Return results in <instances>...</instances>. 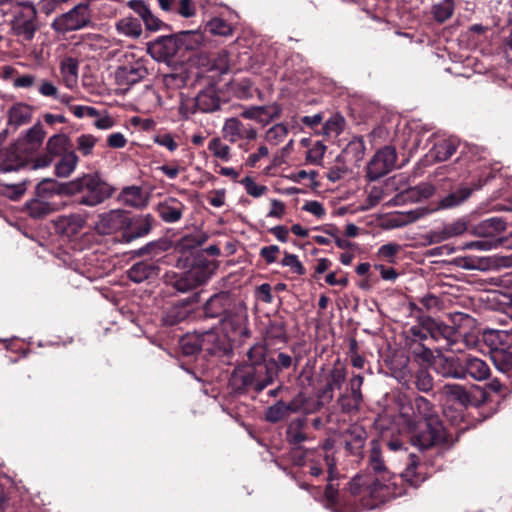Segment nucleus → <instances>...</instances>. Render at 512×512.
<instances>
[{
	"instance_id": "obj_43",
	"label": "nucleus",
	"mask_w": 512,
	"mask_h": 512,
	"mask_svg": "<svg viewBox=\"0 0 512 512\" xmlns=\"http://www.w3.org/2000/svg\"><path fill=\"white\" fill-rule=\"evenodd\" d=\"M455 10V0H442L431 7V14L438 23H444L449 20Z\"/></svg>"
},
{
	"instance_id": "obj_34",
	"label": "nucleus",
	"mask_w": 512,
	"mask_h": 512,
	"mask_svg": "<svg viewBox=\"0 0 512 512\" xmlns=\"http://www.w3.org/2000/svg\"><path fill=\"white\" fill-rule=\"evenodd\" d=\"M27 213L34 219H43L54 211L53 205L41 197H35L26 203Z\"/></svg>"
},
{
	"instance_id": "obj_21",
	"label": "nucleus",
	"mask_w": 512,
	"mask_h": 512,
	"mask_svg": "<svg viewBox=\"0 0 512 512\" xmlns=\"http://www.w3.org/2000/svg\"><path fill=\"white\" fill-rule=\"evenodd\" d=\"M197 302H199V294L194 293L188 298L174 304L163 316V323L167 326H174L186 320L191 313L189 306Z\"/></svg>"
},
{
	"instance_id": "obj_4",
	"label": "nucleus",
	"mask_w": 512,
	"mask_h": 512,
	"mask_svg": "<svg viewBox=\"0 0 512 512\" xmlns=\"http://www.w3.org/2000/svg\"><path fill=\"white\" fill-rule=\"evenodd\" d=\"M216 269L217 264L214 261L199 260L188 271L167 274L166 282L179 292H189L205 284Z\"/></svg>"
},
{
	"instance_id": "obj_2",
	"label": "nucleus",
	"mask_w": 512,
	"mask_h": 512,
	"mask_svg": "<svg viewBox=\"0 0 512 512\" xmlns=\"http://www.w3.org/2000/svg\"><path fill=\"white\" fill-rule=\"evenodd\" d=\"M68 187V196L75 197L77 204L87 207L103 203L114 193V188L97 174H83L69 181Z\"/></svg>"
},
{
	"instance_id": "obj_37",
	"label": "nucleus",
	"mask_w": 512,
	"mask_h": 512,
	"mask_svg": "<svg viewBox=\"0 0 512 512\" xmlns=\"http://www.w3.org/2000/svg\"><path fill=\"white\" fill-rule=\"evenodd\" d=\"M490 359L492 360L495 368L506 374L508 377L512 374V351L510 349L496 350L490 353Z\"/></svg>"
},
{
	"instance_id": "obj_50",
	"label": "nucleus",
	"mask_w": 512,
	"mask_h": 512,
	"mask_svg": "<svg viewBox=\"0 0 512 512\" xmlns=\"http://www.w3.org/2000/svg\"><path fill=\"white\" fill-rule=\"evenodd\" d=\"M347 370L346 367L337 360L329 374L327 375V380L330 385L334 386L337 390H340L346 381Z\"/></svg>"
},
{
	"instance_id": "obj_14",
	"label": "nucleus",
	"mask_w": 512,
	"mask_h": 512,
	"mask_svg": "<svg viewBox=\"0 0 512 512\" xmlns=\"http://www.w3.org/2000/svg\"><path fill=\"white\" fill-rule=\"evenodd\" d=\"M154 218L150 214L130 217L127 214V223L121 238L123 242L130 243L137 238L147 235L153 226Z\"/></svg>"
},
{
	"instance_id": "obj_9",
	"label": "nucleus",
	"mask_w": 512,
	"mask_h": 512,
	"mask_svg": "<svg viewBox=\"0 0 512 512\" xmlns=\"http://www.w3.org/2000/svg\"><path fill=\"white\" fill-rule=\"evenodd\" d=\"M397 160V153L394 147L385 146L378 150L370 159L367 165V178L370 181H377L390 173Z\"/></svg>"
},
{
	"instance_id": "obj_48",
	"label": "nucleus",
	"mask_w": 512,
	"mask_h": 512,
	"mask_svg": "<svg viewBox=\"0 0 512 512\" xmlns=\"http://www.w3.org/2000/svg\"><path fill=\"white\" fill-rule=\"evenodd\" d=\"M205 30L215 36L228 37L234 32L233 27L222 18L214 17L205 25Z\"/></svg>"
},
{
	"instance_id": "obj_38",
	"label": "nucleus",
	"mask_w": 512,
	"mask_h": 512,
	"mask_svg": "<svg viewBox=\"0 0 512 512\" xmlns=\"http://www.w3.org/2000/svg\"><path fill=\"white\" fill-rule=\"evenodd\" d=\"M225 330L231 329L234 333L239 335H248V330L245 326V317L234 312V306L229 310V313L220 322Z\"/></svg>"
},
{
	"instance_id": "obj_30",
	"label": "nucleus",
	"mask_w": 512,
	"mask_h": 512,
	"mask_svg": "<svg viewBox=\"0 0 512 512\" xmlns=\"http://www.w3.org/2000/svg\"><path fill=\"white\" fill-rule=\"evenodd\" d=\"M84 224L85 218L76 213L60 216L56 222L57 229L68 237L79 233V231L84 227Z\"/></svg>"
},
{
	"instance_id": "obj_33",
	"label": "nucleus",
	"mask_w": 512,
	"mask_h": 512,
	"mask_svg": "<svg viewBox=\"0 0 512 512\" xmlns=\"http://www.w3.org/2000/svg\"><path fill=\"white\" fill-rule=\"evenodd\" d=\"M158 268L148 262H137L128 270V278L134 283H142L157 275Z\"/></svg>"
},
{
	"instance_id": "obj_1",
	"label": "nucleus",
	"mask_w": 512,
	"mask_h": 512,
	"mask_svg": "<svg viewBox=\"0 0 512 512\" xmlns=\"http://www.w3.org/2000/svg\"><path fill=\"white\" fill-rule=\"evenodd\" d=\"M276 378V372L268 366H252L239 364L229 378V388L235 396H243L250 393L259 394Z\"/></svg>"
},
{
	"instance_id": "obj_7",
	"label": "nucleus",
	"mask_w": 512,
	"mask_h": 512,
	"mask_svg": "<svg viewBox=\"0 0 512 512\" xmlns=\"http://www.w3.org/2000/svg\"><path fill=\"white\" fill-rule=\"evenodd\" d=\"M37 11L30 1H21V7L11 20V30L23 41H31L38 30Z\"/></svg>"
},
{
	"instance_id": "obj_13",
	"label": "nucleus",
	"mask_w": 512,
	"mask_h": 512,
	"mask_svg": "<svg viewBox=\"0 0 512 512\" xmlns=\"http://www.w3.org/2000/svg\"><path fill=\"white\" fill-rule=\"evenodd\" d=\"M127 223V213L123 210H111L99 215L95 230L100 235H112L117 232L124 233Z\"/></svg>"
},
{
	"instance_id": "obj_35",
	"label": "nucleus",
	"mask_w": 512,
	"mask_h": 512,
	"mask_svg": "<svg viewBox=\"0 0 512 512\" xmlns=\"http://www.w3.org/2000/svg\"><path fill=\"white\" fill-rule=\"evenodd\" d=\"M266 355L267 345L262 342H257L247 351V362H244V364L252 366H268L269 368H273V365L271 364L272 362H269Z\"/></svg>"
},
{
	"instance_id": "obj_8",
	"label": "nucleus",
	"mask_w": 512,
	"mask_h": 512,
	"mask_svg": "<svg viewBox=\"0 0 512 512\" xmlns=\"http://www.w3.org/2000/svg\"><path fill=\"white\" fill-rule=\"evenodd\" d=\"M203 42V36L197 31H182L178 34L163 36L158 41V45L163 50V55L167 57L174 56L180 49H197Z\"/></svg>"
},
{
	"instance_id": "obj_53",
	"label": "nucleus",
	"mask_w": 512,
	"mask_h": 512,
	"mask_svg": "<svg viewBox=\"0 0 512 512\" xmlns=\"http://www.w3.org/2000/svg\"><path fill=\"white\" fill-rule=\"evenodd\" d=\"M288 414L285 410L284 401H277L272 406H269L265 412V420L269 423H278L288 418Z\"/></svg>"
},
{
	"instance_id": "obj_62",
	"label": "nucleus",
	"mask_w": 512,
	"mask_h": 512,
	"mask_svg": "<svg viewBox=\"0 0 512 512\" xmlns=\"http://www.w3.org/2000/svg\"><path fill=\"white\" fill-rule=\"evenodd\" d=\"M269 362H273V363H271L273 365L272 370H274L276 372V377H277L281 370L288 369L292 366L293 359L290 355L281 352L277 355V357L275 359H273V358L269 359Z\"/></svg>"
},
{
	"instance_id": "obj_63",
	"label": "nucleus",
	"mask_w": 512,
	"mask_h": 512,
	"mask_svg": "<svg viewBox=\"0 0 512 512\" xmlns=\"http://www.w3.org/2000/svg\"><path fill=\"white\" fill-rule=\"evenodd\" d=\"M122 195L125 202L132 206H136L142 201V189L138 186L125 187L122 191Z\"/></svg>"
},
{
	"instance_id": "obj_60",
	"label": "nucleus",
	"mask_w": 512,
	"mask_h": 512,
	"mask_svg": "<svg viewBox=\"0 0 512 512\" xmlns=\"http://www.w3.org/2000/svg\"><path fill=\"white\" fill-rule=\"evenodd\" d=\"M387 489V485L383 484L379 479H374L370 483H366L365 492H367L371 498L382 501Z\"/></svg>"
},
{
	"instance_id": "obj_18",
	"label": "nucleus",
	"mask_w": 512,
	"mask_h": 512,
	"mask_svg": "<svg viewBox=\"0 0 512 512\" xmlns=\"http://www.w3.org/2000/svg\"><path fill=\"white\" fill-rule=\"evenodd\" d=\"M201 344V352H205L209 356L222 357L230 351L225 338L220 336L217 330L208 329L198 332Z\"/></svg>"
},
{
	"instance_id": "obj_5",
	"label": "nucleus",
	"mask_w": 512,
	"mask_h": 512,
	"mask_svg": "<svg viewBox=\"0 0 512 512\" xmlns=\"http://www.w3.org/2000/svg\"><path fill=\"white\" fill-rule=\"evenodd\" d=\"M412 332L420 339H427L428 337L440 342L442 341V348H452L457 342L458 331L455 327L447 325L432 317H425L422 319L421 327L412 328Z\"/></svg>"
},
{
	"instance_id": "obj_52",
	"label": "nucleus",
	"mask_w": 512,
	"mask_h": 512,
	"mask_svg": "<svg viewBox=\"0 0 512 512\" xmlns=\"http://www.w3.org/2000/svg\"><path fill=\"white\" fill-rule=\"evenodd\" d=\"M287 339L286 328L282 322L270 323L265 333V344H273L274 341L285 342Z\"/></svg>"
},
{
	"instance_id": "obj_26",
	"label": "nucleus",
	"mask_w": 512,
	"mask_h": 512,
	"mask_svg": "<svg viewBox=\"0 0 512 512\" xmlns=\"http://www.w3.org/2000/svg\"><path fill=\"white\" fill-rule=\"evenodd\" d=\"M68 182H59L55 179L45 178L35 188V195L45 200L55 195L68 196Z\"/></svg>"
},
{
	"instance_id": "obj_12",
	"label": "nucleus",
	"mask_w": 512,
	"mask_h": 512,
	"mask_svg": "<svg viewBox=\"0 0 512 512\" xmlns=\"http://www.w3.org/2000/svg\"><path fill=\"white\" fill-rule=\"evenodd\" d=\"M433 361L434 371L445 378L464 379L463 358L444 355L439 350Z\"/></svg>"
},
{
	"instance_id": "obj_22",
	"label": "nucleus",
	"mask_w": 512,
	"mask_h": 512,
	"mask_svg": "<svg viewBox=\"0 0 512 512\" xmlns=\"http://www.w3.org/2000/svg\"><path fill=\"white\" fill-rule=\"evenodd\" d=\"M44 138L45 131L43 126L40 123H37L31 127L23 137L19 138L15 142L16 148L20 149V151L25 154H28V157L31 159L34 152L41 146Z\"/></svg>"
},
{
	"instance_id": "obj_46",
	"label": "nucleus",
	"mask_w": 512,
	"mask_h": 512,
	"mask_svg": "<svg viewBox=\"0 0 512 512\" xmlns=\"http://www.w3.org/2000/svg\"><path fill=\"white\" fill-rule=\"evenodd\" d=\"M32 116L28 105L17 104L9 109L8 122L10 125L18 127L30 121Z\"/></svg>"
},
{
	"instance_id": "obj_23",
	"label": "nucleus",
	"mask_w": 512,
	"mask_h": 512,
	"mask_svg": "<svg viewBox=\"0 0 512 512\" xmlns=\"http://www.w3.org/2000/svg\"><path fill=\"white\" fill-rule=\"evenodd\" d=\"M281 114V108L277 104L270 106H251L244 109L240 116L245 119L255 120L263 125L269 124Z\"/></svg>"
},
{
	"instance_id": "obj_40",
	"label": "nucleus",
	"mask_w": 512,
	"mask_h": 512,
	"mask_svg": "<svg viewBox=\"0 0 512 512\" xmlns=\"http://www.w3.org/2000/svg\"><path fill=\"white\" fill-rule=\"evenodd\" d=\"M116 29L120 34L131 38H139L142 34V26L137 18L127 16L116 23Z\"/></svg>"
},
{
	"instance_id": "obj_11",
	"label": "nucleus",
	"mask_w": 512,
	"mask_h": 512,
	"mask_svg": "<svg viewBox=\"0 0 512 512\" xmlns=\"http://www.w3.org/2000/svg\"><path fill=\"white\" fill-rule=\"evenodd\" d=\"M346 452L354 457L363 458L368 439L367 430L358 423H353L342 432Z\"/></svg>"
},
{
	"instance_id": "obj_39",
	"label": "nucleus",
	"mask_w": 512,
	"mask_h": 512,
	"mask_svg": "<svg viewBox=\"0 0 512 512\" xmlns=\"http://www.w3.org/2000/svg\"><path fill=\"white\" fill-rule=\"evenodd\" d=\"M78 161V156L74 151H70L63 156H60V160L55 165V174L62 178L70 176L76 169Z\"/></svg>"
},
{
	"instance_id": "obj_54",
	"label": "nucleus",
	"mask_w": 512,
	"mask_h": 512,
	"mask_svg": "<svg viewBox=\"0 0 512 512\" xmlns=\"http://www.w3.org/2000/svg\"><path fill=\"white\" fill-rule=\"evenodd\" d=\"M345 127V119L340 114L332 115L324 124L322 130L323 134L330 136H338L342 133Z\"/></svg>"
},
{
	"instance_id": "obj_64",
	"label": "nucleus",
	"mask_w": 512,
	"mask_h": 512,
	"mask_svg": "<svg viewBox=\"0 0 512 512\" xmlns=\"http://www.w3.org/2000/svg\"><path fill=\"white\" fill-rule=\"evenodd\" d=\"M324 497L327 502L326 507L334 508L340 504L338 487L329 482L324 490Z\"/></svg>"
},
{
	"instance_id": "obj_59",
	"label": "nucleus",
	"mask_w": 512,
	"mask_h": 512,
	"mask_svg": "<svg viewBox=\"0 0 512 512\" xmlns=\"http://www.w3.org/2000/svg\"><path fill=\"white\" fill-rule=\"evenodd\" d=\"M173 13L183 18H192L196 15V6L193 0H177Z\"/></svg>"
},
{
	"instance_id": "obj_41",
	"label": "nucleus",
	"mask_w": 512,
	"mask_h": 512,
	"mask_svg": "<svg viewBox=\"0 0 512 512\" xmlns=\"http://www.w3.org/2000/svg\"><path fill=\"white\" fill-rule=\"evenodd\" d=\"M413 407L415 414L420 417L416 422H429L432 418H439L431 402L422 396L415 398Z\"/></svg>"
},
{
	"instance_id": "obj_31",
	"label": "nucleus",
	"mask_w": 512,
	"mask_h": 512,
	"mask_svg": "<svg viewBox=\"0 0 512 512\" xmlns=\"http://www.w3.org/2000/svg\"><path fill=\"white\" fill-rule=\"evenodd\" d=\"M208 238L209 235L206 232L197 230L182 236L177 241L175 249L181 253H188L203 245Z\"/></svg>"
},
{
	"instance_id": "obj_16",
	"label": "nucleus",
	"mask_w": 512,
	"mask_h": 512,
	"mask_svg": "<svg viewBox=\"0 0 512 512\" xmlns=\"http://www.w3.org/2000/svg\"><path fill=\"white\" fill-rule=\"evenodd\" d=\"M512 224V217H491L472 227V234L483 239H498L497 236Z\"/></svg>"
},
{
	"instance_id": "obj_42",
	"label": "nucleus",
	"mask_w": 512,
	"mask_h": 512,
	"mask_svg": "<svg viewBox=\"0 0 512 512\" xmlns=\"http://www.w3.org/2000/svg\"><path fill=\"white\" fill-rule=\"evenodd\" d=\"M457 150V145L452 140H443L436 143L430 150L431 157L437 162L447 161Z\"/></svg>"
},
{
	"instance_id": "obj_55",
	"label": "nucleus",
	"mask_w": 512,
	"mask_h": 512,
	"mask_svg": "<svg viewBox=\"0 0 512 512\" xmlns=\"http://www.w3.org/2000/svg\"><path fill=\"white\" fill-rule=\"evenodd\" d=\"M188 73L181 69L164 75V83L168 88L179 89L186 86L188 81Z\"/></svg>"
},
{
	"instance_id": "obj_25",
	"label": "nucleus",
	"mask_w": 512,
	"mask_h": 512,
	"mask_svg": "<svg viewBox=\"0 0 512 512\" xmlns=\"http://www.w3.org/2000/svg\"><path fill=\"white\" fill-rule=\"evenodd\" d=\"M185 209V204L176 198H168L157 207L160 218L166 223L178 222Z\"/></svg>"
},
{
	"instance_id": "obj_15",
	"label": "nucleus",
	"mask_w": 512,
	"mask_h": 512,
	"mask_svg": "<svg viewBox=\"0 0 512 512\" xmlns=\"http://www.w3.org/2000/svg\"><path fill=\"white\" fill-rule=\"evenodd\" d=\"M223 138L231 143L239 140H254L257 137V130L251 125H245L239 118L231 117L225 120L222 128Z\"/></svg>"
},
{
	"instance_id": "obj_6",
	"label": "nucleus",
	"mask_w": 512,
	"mask_h": 512,
	"mask_svg": "<svg viewBox=\"0 0 512 512\" xmlns=\"http://www.w3.org/2000/svg\"><path fill=\"white\" fill-rule=\"evenodd\" d=\"M91 23V13L89 4L79 3L69 11L55 17L51 23L52 29L58 33L65 35L69 32L83 29Z\"/></svg>"
},
{
	"instance_id": "obj_51",
	"label": "nucleus",
	"mask_w": 512,
	"mask_h": 512,
	"mask_svg": "<svg viewBox=\"0 0 512 512\" xmlns=\"http://www.w3.org/2000/svg\"><path fill=\"white\" fill-rule=\"evenodd\" d=\"M211 154L222 161L228 162L231 158L230 147L220 137L212 138L208 143Z\"/></svg>"
},
{
	"instance_id": "obj_45",
	"label": "nucleus",
	"mask_w": 512,
	"mask_h": 512,
	"mask_svg": "<svg viewBox=\"0 0 512 512\" xmlns=\"http://www.w3.org/2000/svg\"><path fill=\"white\" fill-rule=\"evenodd\" d=\"M472 193V190L470 188H461L454 192L449 193L448 195L444 196L439 201V208L442 209H449L454 208L460 204H462L464 201H466Z\"/></svg>"
},
{
	"instance_id": "obj_29",
	"label": "nucleus",
	"mask_w": 512,
	"mask_h": 512,
	"mask_svg": "<svg viewBox=\"0 0 512 512\" xmlns=\"http://www.w3.org/2000/svg\"><path fill=\"white\" fill-rule=\"evenodd\" d=\"M307 419L299 417L291 420L286 429V440L289 444L300 447V444L308 440L305 432Z\"/></svg>"
},
{
	"instance_id": "obj_24",
	"label": "nucleus",
	"mask_w": 512,
	"mask_h": 512,
	"mask_svg": "<svg viewBox=\"0 0 512 512\" xmlns=\"http://www.w3.org/2000/svg\"><path fill=\"white\" fill-rule=\"evenodd\" d=\"M483 342L489 347V353L512 348L511 329H485L482 334Z\"/></svg>"
},
{
	"instance_id": "obj_27",
	"label": "nucleus",
	"mask_w": 512,
	"mask_h": 512,
	"mask_svg": "<svg viewBox=\"0 0 512 512\" xmlns=\"http://www.w3.org/2000/svg\"><path fill=\"white\" fill-rule=\"evenodd\" d=\"M464 379L469 376L476 381H483L489 378L490 368L488 364L477 357L463 358Z\"/></svg>"
},
{
	"instance_id": "obj_61",
	"label": "nucleus",
	"mask_w": 512,
	"mask_h": 512,
	"mask_svg": "<svg viewBox=\"0 0 512 512\" xmlns=\"http://www.w3.org/2000/svg\"><path fill=\"white\" fill-rule=\"evenodd\" d=\"M281 265L290 267L294 273L300 276L306 273L304 266L298 260L297 256L288 252H285L284 258L281 261Z\"/></svg>"
},
{
	"instance_id": "obj_3",
	"label": "nucleus",
	"mask_w": 512,
	"mask_h": 512,
	"mask_svg": "<svg viewBox=\"0 0 512 512\" xmlns=\"http://www.w3.org/2000/svg\"><path fill=\"white\" fill-rule=\"evenodd\" d=\"M409 429L411 444L421 451L452 446L440 418H432L429 422H411Z\"/></svg>"
},
{
	"instance_id": "obj_56",
	"label": "nucleus",
	"mask_w": 512,
	"mask_h": 512,
	"mask_svg": "<svg viewBox=\"0 0 512 512\" xmlns=\"http://www.w3.org/2000/svg\"><path fill=\"white\" fill-rule=\"evenodd\" d=\"M415 386L421 392H430L433 389L434 381L430 372L425 368H420L415 373Z\"/></svg>"
},
{
	"instance_id": "obj_10",
	"label": "nucleus",
	"mask_w": 512,
	"mask_h": 512,
	"mask_svg": "<svg viewBox=\"0 0 512 512\" xmlns=\"http://www.w3.org/2000/svg\"><path fill=\"white\" fill-rule=\"evenodd\" d=\"M364 378L360 374L354 375L348 383L347 388L340 393L337 404L340 410L346 414H356L359 412L363 402L361 387Z\"/></svg>"
},
{
	"instance_id": "obj_57",
	"label": "nucleus",
	"mask_w": 512,
	"mask_h": 512,
	"mask_svg": "<svg viewBox=\"0 0 512 512\" xmlns=\"http://www.w3.org/2000/svg\"><path fill=\"white\" fill-rule=\"evenodd\" d=\"M97 141L98 139L91 134H82L76 139L77 149L83 156H89Z\"/></svg>"
},
{
	"instance_id": "obj_36",
	"label": "nucleus",
	"mask_w": 512,
	"mask_h": 512,
	"mask_svg": "<svg viewBox=\"0 0 512 512\" xmlns=\"http://www.w3.org/2000/svg\"><path fill=\"white\" fill-rule=\"evenodd\" d=\"M46 150L55 158L70 152V139L66 134L60 133L51 136L46 143Z\"/></svg>"
},
{
	"instance_id": "obj_44",
	"label": "nucleus",
	"mask_w": 512,
	"mask_h": 512,
	"mask_svg": "<svg viewBox=\"0 0 512 512\" xmlns=\"http://www.w3.org/2000/svg\"><path fill=\"white\" fill-rule=\"evenodd\" d=\"M443 393L451 400L464 406H467L472 401L470 393L460 384H445L443 386Z\"/></svg>"
},
{
	"instance_id": "obj_28",
	"label": "nucleus",
	"mask_w": 512,
	"mask_h": 512,
	"mask_svg": "<svg viewBox=\"0 0 512 512\" xmlns=\"http://www.w3.org/2000/svg\"><path fill=\"white\" fill-rule=\"evenodd\" d=\"M221 101L213 88H207L198 93L195 98V108L204 113H212L220 109Z\"/></svg>"
},
{
	"instance_id": "obj_20",
	"label": "nucleus",
	"mask_w": 512,
	"mask_h": 512,
	"mask_svg": "<svg viewBox=\"0 0 512 512\" xmlns=\"http://www.w3.org/2000/svg\"><path fill=\"white\" fill-rule=\"evenodd\" d=\"M28 154L16 148V143L6 149L0 150V171H17L29 164Z\"/></svg>"
},
{
	"instance_id": "obj_58",
	"label": "nucleus",
	"mask_w": 512,
	"mask_h": 512,
	"mask_svg": "<svg viewBox=\"0 0 512 512\" xmlns=\"http://www.w3.org/2000/svg\"><path fill=\"white\" fill-rule=\"evenodd\" d=\"M501 244L500 239H479L469 241L463 244L464 249L488 251L498 247Z\"/></svg>"
},
{
	"instance_id": "obj_19",
	"label": "nucleus",
	"mask_w": 512,
	"mask_h": 512,
	"mask_svg": "<svg viewBox=\"0 0 512 512\" xmlns=\"http://www.w3.org/2000/svg\"><path fill=\"white\" fill-rule=\"evenodd\" d=\"M233 300L228 292L212 295L204 304L203 312L206 318H219L220 321L233 307Z\"/></svg>"
},
{
	"instance_id": "obj_32",
	"label": "nucleus",
	"mask_w": 512,
	"mask_h": 512,
	"mask_svg": "<svg viewBox=\"0 0 512 512\" xmlns=\"http://www.w3.org/2000/svg\"><path fill=\"white\" fill-rule=\"evenodd\" d=\"M59 70L66 87L73 88L78 81L79 61L73 57H65L60 62Z\"/></svg>"
},
{
	"instance_id": "obj_47",
	"label": "nucleus",
	"mask_w": 512,
	"mask_h": 512,
	"mask_svg": "<svg viewBox=\"0 0 512 512\" xmlns=\"http://www.w3.org/2000/svg\"><path fill=\"white\" fill-rule=\"evenodd\" d=\"M370 456H369V466L370 468L377 474L387 472V468L385 466L384 460L382 459L381 454V445L377 439H373L370 442Z\"/></svg>"
},
{
	"instance_id": "obj_49",
	"label": "nucleus",
	"mask_w": 512,
	"mask_h": 512,
	"mask_svg": "<svg viewBox=\"0 0 512 512\" xmlns=\"http://www.w3.org/2000/svg\"><path fill=\"white\" fill-rule=\"evenodd\" d=\"M180 348L185 356H194L201 352V344L198 332L188 333L184 335L180 341Z\"/></svg>"
},
{
	"instance_id": "obj_17",
	"label": "nucleus",
	"mask_w": 512,
	"mask_h": 512,
	"mask_svg": "<svg viewBox=\"0 0 512 512\" xmlns=\"http://www.w3.org/2000/svg\"><path fill=\"white\" fill-rule=\"evenodd\" d=\"M148 75V69L146 68L142 60H137L133 63L119 66L115 71V79L117 84L131 86L134 85Z\"/></svg>"
}]
</instances>
